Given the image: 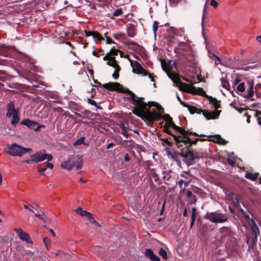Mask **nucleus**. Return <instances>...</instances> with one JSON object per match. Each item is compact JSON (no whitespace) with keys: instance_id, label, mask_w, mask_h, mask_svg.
I'll return each mask as SVG.
<instances>
[{"instance_id":"f257e3e1","label":"nucleus","mask_w":261,"mask_h":261,"mask_svg":"<svg viewBox=\"0 0 261 261\" xmlns=\"http://www.w3.org/2000/svg\"><path fill=\"white\" fill-rule=\"evenodd\" d=\"M173 66L174 62L171 60L168 61V62H162V66L163 70L167 73L168 77L171 79L174 83L177 85L180 90L192 94H199L200 95L205 94V92L201 88H196L192 85L180 82L178 75L175 73L171 71Z\"/></svg>"},{"instance_id":"f03ea898","label":"nucleus","mask_w":261,"mask_h":261,"mask_svg":"<svg viewBox=\"0 0 261 261\" xmlns=\"http://www.w3.org/2000/svg\"><path fill=\"white\" fill-rule=\"evenodd\" d=\"M136 108L133 111V113L136 115L141 117L143 120L150 122L155 120H158L161 118V115L159 113L155 111H150L148 108L153 106L156 108L159 111L162 109V107L158 103L154 102H148V103L142 102L140 100L136 101Z\"/></svg>"},{"instance_id":"7ed1b4c3","label":"nucleus","mask_w":261,"mask_h":261,"mask_svg":"<svg viewBox=\"0 0 261 261\" xmlns=\"http://www.w3.org/2000/svg\"><path fill=\"white\" fill-rule=\"evenodd\" d=\"M82 166V157L79 155H70L61 164V167L67 170H70L72 168L80 169Z\"/></svg>"},{"instance_id":"20e7f679","label":"nucleus","mask_w":261,"mask_h":261,"mask_svg":"<svg viewBox=\"0 0 261 261\" xmlns=\"http://www.w3.org/2000/svg\"><path fill=\"white\" fill-rule=\"evenodd\" d=\"M53 159L51 154H46L43 150L38 151L32 155L30 160H27L25 162L30 164L33 162L38 163L46 160L47 161H50Z\"/></svg>"},{"instance_id":"39448f33","label":"nucleus","mask_w":261,"mask_h":261,"mask_svg":"<svg viewBox=\"0 0 261 261\" xmlns=\"http://www.w3.org/2000/svg\"><path fill=\"white\" fill-rule=\"evenodd\" d=\"M204 218L215 223H222L227 220V217L223 214L215 212L206 213L204 216Z\"/></svg>"},{"instance_id":"423d86ee","label":"nucleus","mask_w":261,"mask_h":261,"mask_svg":"<svg viewBox=\"0 0 261 261\" xmlns=\"http://www.w3.org/2000/svg\"><path fill=\"white\" fill-rule=\"evenodd\" d=\"M7 112L6 116L7 118H12L11 124L15 126L16 125V110L15 106L12 101L9 102L7 106Z\"/></svg>"},{"instance_id":"0eeeda50","label":"nucleus","mask_w":261,"mask_h":261,"mask_svg":"<svg viewBox=\"0 0 261 261\" xmlns=\"http://www.w3.org/2000/svg\"><path fill=\"white\" fill-rule=\"evenodd\" d=\"M133 72L137 74H140L142 75H148V78L150 79V81L153 82H154L153 79L151 77V75L147 73L141 66L140 64L138 62H135L134 65V68L133 69Z\"/></svg>"},{"instance_id":"6e6552de","label":"nucleus","mask_w":261,"mask_h":261,"mask_svg":"<svg viewBox=\"0 0 261 261\" xmlns=\"http://www.w3.org/2000/svg\"><path fill=\"white\" fill-rule=\"evenodd\" d=\"M183 161L188 166L193 164L197 157V155L193 151L189 150L182 155Z\"/></svg>"},{"instance_id":"1a4fd4ad","label":"nucleus","mask_w":261,"mask_h":261,"mask_svg":"<svg viewBox=\"0 0 261 261\" xmlns=\"http://www.w3.org/2000/svg\"><path fill=\"white\" fill-rule=\"evenodd\" d=\"M102 87L109 90L117 91L118 92L122 91V86L118 83L110 82L103 84Z\"/></svg>"},{"instance_id":"9d476101","label":"nucleus","mask_w":261,"mask_h":261,"mask_svg":"<svg viewBox=\"0 0 261 261\" xmlns=\"http://www.w3.org/2000/svg\"><path fill=\"white\" fill-rule=\"evenodd\" d=\"M24 207L25 209L28 210L30 212L34 213L35 215L38 217L40 220L43 221H45L44 213L43 212L41 211V213H39L35 207L32 205H29L28 203L24 204Z\"/></svg>"},{"instance_id":"9b49d317","label":"nucleus","mask_w":261,"mask_h":261,"mask_svg":"<svg viewBox=\"0 0 261 261\" xmlns=\"http://www.w3.org/2000/svg\"><path fill=\"white\" fill-rule=\"evenodd\" d=\"M17 235L19 239L22 241H24L28 244H33L31 238L28 233L23 231L21 228H17Z\"/></svg>"},{"instance_id":"f8f14e48","label":"nucleus","mask_w":261,"mask_h":261,"mask_svg":"<svg viewBox=\"0 0 261 261\" xmlns=\"http://www.w3.org/2000/svg\"><path fill=\"white\" fill-rule=\"evenodd\" d=\"M103 59L104 60H108L107 64L114 68V69H116V71H120V68L118 65L117 64L113 57L109 56L108 54H106V56L103 57Z\"/></svg>"},{"instance_id":"ddd939ff","label":"nucleus","mask_w":261,"mask_h":261,"mask_svg":"<svg viewBox=\"0 0 261 261\" xmlns=\"http://www.w3.org/2000/svg\"><path fill=\"white\" fill-rule=\"evenodd\" d=\"M4 152L11 156H16V143L7 144L6 147L4 148Z\"/></svg>"},{"instance_id":"4468645a","label":"nucleus","mask_w":261,"mask_h":261,"mask_svg":"<svg viewBox=\"0 0 261 261\" xmlns=\"http://www.w3.org/2000/svg\"><path fill=\"white\" fill-rule=\"evenodd\" d=\"M220 112L221 110H215L212 112L203 111L202 112V114L206 119L210 120L217 118L219 117Z\"/></svg>"},{"instance_id":"2eb2a0df","label":"nucleus","mask_w":261,"mask_h":261,"mask_svg":"<svg viewBox=\"0 0 261 261\" xmlns=\"http://www.w3.org/2000/svg\"><path fill=\"white\" fill-rule=\"evenodd\" d=\"M221 83L222 87L227 91H229L230 94H231L232 96H234V92L233 90H231L230 85H229L228 81L224 78H222L221 79Z\"/></svg>"},{"instance_id":"dca6fc26","label":"nucleus","mask_w":261,"mask_h":261,"mask_svg":"<svg viewBox=\"0 0 261 261\" xmlns=\"http://www.w3.org/2000/svg\"><path fill=\"white\" fill-rule=\"evenodd\" d=\"M189 134L194 135L195 136H198V135L197 134H196V133H192L191 132L189 133V132H188L186 137H185V136H184L185 139H182L180 137H176V136H174V139L176 141V142H177V143L183 142L185 144L190 143H191V141H190V139L188 138V136Z\"/></svg>"},{"instance_id":"f3484780","label":"nucleus","mask_w":261,"mask_h":261,"mask_svg":"<svg viewBox=\"0 0 261 261\" xmlns=\"http://www.w3.org/2000/svg\"><path fill=\"white\" fill-rule=\"evenodd\" d=\"M145 255L151 261H161L159 257L155 255L153 251L150 249H146L145 251Z\"/></svg>"},{"instance_id":"a211bd4d","label":"nucleus","mask_w":261,"mask_h":261,"mask_svg":"<svg viewBox=\"0 0 261 261\" xmlns=\"http://www.w3.org/2000/svg\"><path fill=\"white\" fill-rule=\"evenodd\" d=\"M85 34L87 37L92 36L95 41L103 40L102 37L97 32H85Z\"/></svg>"},{"instance_id":"6ab92c4d","label":"nucleus","mask_w":261,"mask_h":261,"mask_svg":"<svg viewBox=\"0 0 261 261\" xmlns=\"http://www.w3.org/2000/svg\"><path fill=\"white\" fill-rule=\"evenodd\" d=\"M253 84L252 83L248 82L247 91L244 95V97L246 98H250L253 96Z\"/></svg>"},{"instance_id":"aec40b11","label":"nucleus","mask_w":261,"mask_h":261,"mask_svg":"<svg viewBox=\"0 0 261 261\" xmlns=\"http://www.w3.org/2000/svg\"><path fill=\"white\" fill-rule=\"evenodd\" d=\"M21 124L26 125L29 128L34 129H38V128H36L37 123L34 121H31L29 119L23 120L21 122Z\"/></svg>"},{"instance_id":"412c9836","label":"nucleus","mask_w":261,"mask_h":261,"mask_svg":"<svg viewBox=\"0 0 261 261\" xmlns=\"http://www.w3.org/2000/svg\"><path fill=\"white\" fill-rule=\"evenodd\" d=\"M181 105L183 106L187 107L191 114H193L196 113H199L200 112V111L199 109H197L195 107L190 106L185 102H182Z\"/></svg>"},{"instance_id":"4be33fe9","label":"nucleus","mask_w":261,"mask_h":261,"mask_svg":"<svg viewBox=\"0 0 261 261\" xmlns=\"http://www.w3.org/2000/svg\"><path fill=\"white\" fill-rule=\"evenodd\" d=\"M238 159L235 157L233 152L229 153L228 154L227 162L230 165L233 166L237 162Z\"/></svg>"},{"instance_id":"5701e85b","label":"nucleus","mask_w":261,"mask_h":261,"mask_svg":"<svg viewBox=\"0 0 261 261\" xmlns=\"http://www.w3.org/2000/svg\"><path fill=\"white\" fill-rule=\"evenodd\" d=\"M249 224L251 225V229L254 234L255 235V239L256 240L257 236L259 234V230L258 227L254 221Z\"/></svg>"},{"instance_id":"b1692460","label":"nucleus","mask_w":261,"mask_h":261,"mask_svg":"<svg viewBox=\"0 0 261 261\" xmlns=\"http://www.w3.org/2000/svg\"><path fill=\"white\" fill-rule=\"evenodd\" d=\"M32 149L29 148H24L17 145V156H21L25 153L31 151Z\"/></svg>"},{"instance_id":"393cba45","label":"nucleus","mask_w":261,"mask_h":261,"mask_svg":"<svg viewBox=\"0 0 261 261\" xmlns=\"http://www.w3.org/2000/svg\"><path fill=\"white\" fill-rule=\"evenodd\" d=\"M75 212L78 214L79 215L82 216H86L89 218V217L91 215V214L87 212V211H84L82 210V208L81 207H79L77 208Z\"/></svg>"},{"instance_id":"a878e982","label":"nucleus","mask_w":261,"mask_h":261,"mask_svg":"<svg viewBox=\"0 0 261 261\" xmlns=\"http://www.w3.org/2000/svg\"><path fill=\"white\" fill-rule=\"evenodd\" d=\"M10 48L8 46H0V55L2 56H7L9 54Z\"/></svg>"},{"instance_id":"bb28decb","label":"nucleus","mask_w":261,"mask_h":261,"mask_svg":"<svg viewBox=\"0 0 261 261\" xmlns=\"http://www.w3.org/2000/svg\"><path fill=\"white\" fill-rule=\"evenodd\" d=\"M170 126H172L174 129L178 131L181 135H182L185 137L187 135L188 131L185 130L184 129L180 128L179 127L176 126L175 124L172 123V124L170 125Z\"/></svg>"},{"instance_id":"cd10ccee","label":"nucleus","mask_w":261,"mask_h":261,"mask_svg":"<svg viewBox=\"0 0 261 261\" xmlns=\"http://www.w3.org/2000/svg\"><path fill=\"white\" fill-rule=\"evenodd\" d=\"M210 103L213 106L215 110H218L220 108V101L217 100L216 98H211L210 99Z\"/></svg>"},{"instance_id":"c85d7f7f","label":"nucleus","mask_w":261,"mask_h":261,"mask_svg":"<svg viewBox=\"0 0 261 261\" xmlns=\"http://www.w3.org/2000/svg\"><path fill=\"white\" fill-rule=\"evenodd\" d=\"M163 119L166 122L165 126H170V125L172 124V119L169 115L164 116Z\"/></svg>"},{"instance_id":"c756f323","label":"nucleus","mask_w":261,"mask_h":261,"mask_svg":"<svg viewBox=\"0 0 261 261\" xmlns=\"http://www.w3.org/2000/svg\"><path fill=\"white\" fill-rule=\"evenodd\" d=\"M54 167V165L53 164L51 163H46L45 166L43 168H41V167H38V171L40 173H43L46 170L47 168H49V169H53Z\"/></svg>"},{"instance_id":"7c9ffc66","label":"nucleus","mask_w":261,"mask_h":261,"mask_svg":"<svg viewBox=\"0 0 261 261\" xmlns=\"http://www.w3.org/2000/svg\"><path fill=\"white\" fill-rule=\"evenodd\" d=\"M245 177L247 178L251 179V180H255L257 178V173L247 172L245 174Z\"/></svg>"},{"instance_id":"2f4dec72","label":"nucleus","mask_w":261,"mask_h":261,"mask_svg":"<svg viewBox=\"0 0 261 261\" xmlns=\"http://www.w3.org/2000/svg\"><path fill=\"white\" fill-rule=\"evenodd\" d=\"M237 90L240 92H244L245 91V86L243 82L239 83L237 87Z\"/></svg>"},{"instance_id":"473e14b6","label":"nucleus","mask_w":261,"mask_h":261,"mask_svg":"<svg viewBox=\"0 0 261 261\" xmlns=\"http://www.w3.org/2000/svg\"><path fill=\"white\" fill-rule=\"evenodd\" d=\"M159 253L160 256H161L164 259H167V254L165 250H164L163 248H161L159 250Z\"/></svg>"},{"instance_id":"72a5a7b5","label":"nucleus","mask_w":261,"mask_h":261,"mask_svg":"<svg viewBox=\"0 0 261 261\" xmlns=\"http://www.w3.org/2000/svg\"><path fill=\"white\" fill-rule=\"evenodd\" d=\"M171 157L172 159H173L177 163V164L180 166V162L179 160L178 159V155L176 153H173L172 154H171Z\"/></svg>"},{"instance_id":"f704fd0d","label":"nucleus","mask_w":261,"mask_h":261,"mask_svg":"<svg viewBox=\"0 0 261 261\" xmlns=\"http://www.w3.org/2000/svg\"><path fill=\"white\" fill-rule=\"evenodd\" d=\"M89 221L96 227H100V225L92 217V215L88 218Z\"/></svg>"},{"instance_id":"c9c22d12","label":"nucleus","mask_w":261,"mask_h":261,"mask_svg":"<svg viewBox=\"0 0 261 261\" xmlns=\"http://www.w3.org/2000/svg\"><path fill=\"white\" fill-rule=\"evenodd\" d=\"M214 141L220 144H225L226 143V141L219 136L216 137Z\"/></svg>"},{"instance_id":"e433bc0d","label":"nucleus","mask_w":261,"mask_h":261,"mask_svg":"<svg viewBox=\"0 0 261 261\" xmlns=\"http://www.w3.org/2000/svg\"><path fill=\"white\" fill-rule=\"evenodd\" d=\"M241 83V80H240V78L239 77V76L238 75H237L234 77V79H233V80L232 82V86L234 87L238 84L239 85V83Z\"/></svg>"},{"instance_id":"4c0bfd02","label":"nucleus","mask_w":261,"mask_h":261,"mask_svg":"<svg viewBox=\"0 0 261 261\" xmlns=\"http://www.w3.org/2000/svg\"><path fill=\"white\" fill-rule=\"evenodd\" d=\"M102 248L100 247H98V246H96V247H95L93 249V251L94 253H96V254L97 255H100V253L102 251Z\"/></svg>"},{"instance_id":"58836bf2","label":"nucleus","mask_w":261,"mask_h":261,"mask_svg":"<svg viewBox=\"0 0 261 261\" xmlns=\"http://www.w3.org/2000/svg\"><path fill=\"white\" fill-rule=\"evenodd\" d=\"M243 215L249 224L252 223V222L254 221L253 218H250L249 215H248L246 213H244Z\"/></svg>"},{"instance_id":"ea45409f","label":"nucleus","mask_w":261,"mask_h":261,"mask_svg":"<svg viewBox=\"0 0 261 261\" xmlns=\"http://www.w3.org/2000/svg\"><path fill=\"white\" fill-rule=\"evenodd\" d=\"M85 138L81 137L79 139L77 140L74 143V145L76 146L82 144L84 141Z\"/></svg>"},{"instance_id":"a19ab883","label":"nucleus","mask_w":261,"mask_h":261,"mask_svg":"<svg viewBox=\"0 0 261 261\" xmlns=\"http://www.w3.org/2000/svg\"><path fill=\"white\" fill-rule=\"evenodd\" d=\"M153 31L154 34L155 35L156 31L158 29V22L156 21H154L153 24Z\"/></svg>"},{"instance_id":"79ce46f5","label":"nucleus","mask_w":261,"mask_h":261,"mask_svg":"<svg viewBox=\"0 0 261 261\" xmlns=\"http://www.w3.org/2000/svg\"><path fill=\"white\" fill-rule=\"evenodd\" d=\"M117 54V51L114 49V48H112L109 53H108L107 54H108V55L109 56H111V55H115Z\"/></svg>"},{"instance_id":"37998d69","label":"nucleus","mask_w":261,"mask_h":261,"mask_svg":"<svg viewBox=\"0 0 261 261\" xmlns=\"http://www.w3.org/2000/svg\"><path fill=\"white\" fill-rule=\"evenodd\" d=\"M122 13V10L121 9H118L116 10L113 13V15L114 16H118L120 15Z\"/></svg>"},{"instance_id":"c03bdc74","label":"nucleus","mask_w":261,"mask_h":261,"mask_svg":"<svg viewBox=\"0 0 261 261\" xmlns=\"http://www.w3.org/2000/svg\"><path fill=\"white\" fill-rule=\"evenodd\" d=\"M88 103H90V105H92V106H95V107H97V103L95 101L93 100H92L90 98H88Z\"/></svg>"},{"instance_id":"a18cd8bd","label":"nucleus","mask_w":261,"mask_h":261,"mask_svg":"<svg viewBox=\"0 0 261 261\" xmlns=\"http://www.w3.org/2000/svg\"><path fill=\"white\" fill-rule=\"evenodd\" d=\"M118 72H119V71H116V69H114V72L112 74V77L114 79L116 80V79H117L119 77Z\"/></svg>"},{"instance_id":"49530a36","label":"nucleus","mask_w":261,"mask_h":261,"mask_svg":"<svg viewBox=\"0 0 261 261\" xmlns=\"http://www.w3.org/2000/svg\"><path fill=\"white\" fill-rule=\"evenodd\" d=\"M196 209L195 207L192 208V218L196 219Z\"/></svg>"},{"instance_id":"de8ad7c7","label":"nucleus","mask_w":261,"mask_h":261,"mask_svg":"<svg viewBox=\"0 0 261 261\" xmlns=\"http://www.w3.org/2000/svg\"><path fill=\"white\" fill-rule=\"evenodd\" d=\"M211 5L213 6L214 8L218 7V4L215 0H212L210 3Z\"/></svg>"},{"instance_id":"09e8293b","label":"nucleus","mask_w":261,"mask_h":261,"mask_svg":"<svg viewBox=\"0 0 261 261\" xmlns=\"http://www.w3.org/2000/svg\"><path fill=\"white\" fill-rule=\"evenodd\" d=\"M233 204L237 207H240L239 200L237 198H235L234 200H233Z\"/></svg>"},{"instance_id":"8fccbe9b","label":"nucleus","mask_w":261,"mask_h":261,"mask_svg":"<svg viewBox=\"0 0 261 261\" xmlns=\"http://www.w3.org/2000/svg\"><path fill=\"white\" fill-rule=\"evenodd\" d=\"M5 71L3 70H0V80H3L4 77Z\"/></svg>"},{"instance_id":"3c124183","label":"nucleus","mask_w":261,"mask_h":261,"mask_svg":"<svg viewBox=\"0 0 261 261\" xmlns=\"http://www.w3.org/2000/svg\"><path fill=\"white\" fill-rule=\"evenodd\" d=\"M122 134L125 136L126 137V138L128 137V133H127L126 130L125 129H124L123 128H122Z\"/></svg>"},{"instance_id":"603ef678","label":"nucleus","mask_w":261,"mask_h":261,"mask_svg":"<svg viewBox=\"0 0 261 261\" xmlns=\"http://www.w3.org/2000/svg\"><path fill=\"white\" fill-rule=\"evenodd\" d=\"M49 242V240L48 238H44L43 239V242L46 245V247L47 248V243H48Z\"/></svg>"},{"instance_id":"864d4df0","label":"nucleus","mask_w":261,"mask_h":261,"mask_svg":"<svg viewBox=\"0 0 261 261\" xmlns=\"http://www.w3.org/2000/svg\"><path fill=\"white\" fill-rule=\"evenodd\" d=\"M195 219H193V218L191 219V224H190L191 228H192V227L195 223Z\"/></svg>"},{"instance_id":"5fc2aeb1","label":"nucleus","mask_w":261,"mask_h":261,"mask_svg":"<svg viewBox=\"0 0 261 261\" xmlns=\"http://www.w3.org/2000/svg\"><path fill=\"white\" fill-rule=\"evenodd\" d=\"M107 43L108 44H111L113 43V41L109 37H107Z\"/></svg>"},{"instance_id":"6e6d98bb","label":"nucleus","mask_w":261,"mask_h":261,"mask_svg":"<svg viewBox=\"0 0 261 261\" xmlns=\"http://www.w3.org/2000/svg\"><path fill=\"white\" fill-rule=\"evenodd\" d=\"M48 230L49 231V232L51 233V235L53 236V237H55V233L54 232V231H53V230L51 228H48Z\"/></svg>"},{"instance_id":"4d7b16f0","label":"nucleus","mask_w":261,"mask_h":261,"mask_svg":"<svg viewBox=\"0 0 261 261\" xmlns=\"http://www.w3.org/2000/svg\"><path fill=\"white\" fill-rule=\"evenodd\" d=\"M256 40L260 43H261V35L256 37Z\"/></svg>"},{"instance_id":"13d9d810","label":"nucleus","mask_w":261,"mask_h":261,"mask_svg":"<svg viewBox=\"0 0 261 261\" xmlns=\"http://www.w3.org/2000/svg\"><path fill=\"white\" fill-rule=\"evenodd\" d=\"M165 131L167 133H168V134H171L169 130V129H168V127L169 126H165Z\"/></svg>"},{"instance_id":"bf43d9fd","label":"nucleus","mask_w":261,"mask_h":261,"mask_svg":"<svg viewBox=\"0 0 261 261\" xmlns=\"http://www.w3.org/2000/svg\"><path fill=\"white\" fill-rule=\"evenodd\" d=\"M114 145V144L112 143H109L108 146H107V148L108 149H109L111 147H112Z\"/></svg>"},{"instance_id":"052dcab7","label":"nucleus","mask_w":261,"mask_h":261,"mask_svg":"<svg viewBox=\"0 0 261 261\" xmlns=\"http://www.w3.org/2000/svg\"><path fill=\"white\" fill-rule=\"evenodd\" d=\"M257 120H258V123L259 124H260L261 125V116H258L257 117Z\"/></svg>"},{"instance_id":"680f3d73","label":"nucleus","mask_w":261,"mask_h":261,"mask_svg":"<svg viewBox=\"0 0 261 261\" xmlns=\"http://www.w3.org/2000/svg\"><path fill=\"white\" fill-rule=\"evenodd\" d=\"M125 160L127 162L129 161V158L128 155L127 154L125 155Z\"/></svg>"},{"instance_id":"e2e57ef3","label":"nucleus","mask_w":261,"mask_h":261,"mask_svg":"<svg viewBox=\"0 0 261 261\" xmlns=\"http://www.w3.org/2000/svg\"><path fill=\"white\" fill-rule=\"evenodd\" d=\"M238 208L243 213V214H244V213H246L242 208L240 207H238Z\"/></svg>"},{"instance_id":"0e129e2a","label":"nucleus","mask_w":261,"mask_h":261,"mask_svg":"<svg viewBox=\"0 0 261 261\" xmlns=\"http://www.w3.org/2000/svg\"><path fill=\"white\" fill-rule=\"evenodd\" d=\"M184 215L185 216H186L187 215V208H185L184 211V213H183Z\"/></svg>"},{"instance_id":"69168bd1","label":"nucleus","mask_w":261,"mask_h":261,"mask_svg":"<svg viewBox=\"0 0 261 261\" xmlns=\"http://www.w3.org/2000/svg\"><path fill=\"white\" fill-rule=\"evenodd\" d=\"M192 193L191 191H189L187 193V196L188 197H190L192 195Z\"/></svg>"},{"instance_id":"338daca9","label":"nucleus","mask_w":261,"mask_h":261,"mask_svg":"<svg viewBox=\"0 0 261 261\" xmlns=\"http://www.w3.org/2000/svg\"><path fill=\"white\" fill-rule=\"evenodd\" d=\"M177 98L178 100V101L180 102V104L181 105V102L183 101L181 100L180 98L178 96V95H177Z\"/></svg>"},{"instance_id":"774afa93","label":"nucleus","mask_w":261,"mask_h":261,"mask_svg":"<svg viewBox=\"0 0 261 261\" xmlns=\"http://www.w3.org/2000/svg\"><path fill=\"white\" fill-rule=\"evenodd\" d=\"M187 44V42H180L179 43V45H186Z\"/></svg>"}]
</instances>
